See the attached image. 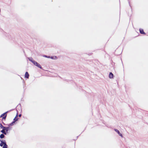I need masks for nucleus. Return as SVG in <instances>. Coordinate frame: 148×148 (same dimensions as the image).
<instances>
[{
	"label": "nucleus",
	"instance_id": "15",
	"mask_svg": "<svg viewBox=\"0 0 148 148\" xmlns=\"http://www.w3.org/2000/svg\"><path fill=\"white\" fill-rule=\"evenodd\" d=\"M43 56L44 57L49 58H50V56H48L45 55H44Z\"/></svg>",
	"mask_w": 148,
	"mask_h": 148
},
{
	"label": "nucleus",
	"instance_id": "6",
	"mask_svg": "<svg viewBox=\"0 0 148 148\" xmlns=\"http://www.w3.org/2000/svg\"><path fill=\"white\" fill-rule=\"evenodd\" d=\"M139 31L140 33L142 34H146L144 32L143 29L141 28L139 29Z\"/></svg>",
	"mask_w": 148,
	"mask_h": 148
},
{
	"label": "nucleus",
	"instance_id": "16",
	"mask_svg": "<svg viewBox=\"0 0 148 148\" xmlns=\"http://www.w3.org/2000/svg\"><path fill=\"white\" fill-rule=\"evenodd\" d=\"M21 114H19V115H18V116L19 117H21Z\"/></svg>",
	"mask_w": 148,
	"mask_h": 148
},
{
	"label": "nucleus",
	"instance_id": "3",
	"mask_svg": "<svg viewBox=\"0 0 148 148\" xmlns=\"http://www.w3.org/2000/svg\"><path fill=\"white\" fill-rule=\"evenodd\" d=\"M8 111H7L1 115L0 116L1 117H2V120H5L7 116V113H8Z\"/></svg>",
	"mask_w": 148,
	"mask_h": 148
},
{
	"label": "nucleus",
	"instance_id": "9",
	"mask_svg": "<svg viewBox=\"0 0 148 148\" xmlns=\"http://www.w3.org/2000/svg\"><path fill=\"white\" fill-rule=\"evenodd\" d=\"M28 59H29V61H31L33 64L34 63V62L35 61L34 60H33V59L32 58V57L28 58Z\"/></svg>",
	"mask_w": 148,
	"mask_h": 148
},
{
	"label": "nucleus",
	"instance_id": "7",
	"mask_svg": "<svg viewBox=\"0 0 148 148\" xmlns=\"http://www.w3.org/2000/svg\"><path fill=\"white\" fill-rule=\"evenodd\" d=\"M18 116V113H17L15 117V118H14V119H13V121H14L15 122H16V121H18V119L17 118Z\"/></svg>",
	"mask_w": 148,
	"mask_h": 148
},
{
	"label": "nucleus",
	"instance_id": "2",
	"mask_svg": "<svg viewBox=\"0 0 148 148\" xmlns=\"http://www.w3.org/2000/svg\"><path fill=\"white\" fill-rule=\"evenodd\" d=\"M0 146L3 148H7L8 146L6 144V143L5 140L0 139Z\"/></svg>",
	"mask_w": 148,
	"mask_h": 148
},
{
	"label": "nucleus",
	"instance_id": "5",
	"mask_svg": "<svg viewBox=\"0 0 148 148\" xmlns=\"http://www.w3.org/2000/svg\"><path fill=\"white\" fill-rule=\"evenodd\" d=\"M114 130L115 132H117V133L119 134V135L120 136H121L122 137H123V136L122 134L117 129H114Z\"/></svg>",
	"mask_w": 148,
	"mask_h": 148
},
{
	"label": "nucleus",
	"instance_id": "12",
	"mask_svg": "<svg viewBox=\"0 0 148 148\" xmlns=\"http://www.w3.org/2000/svg\"><path fill=\"white\" fill-rule=\"evenodd\" d=\"M113 74L112 72H110L109 73V78L112 79L113 78Z\"/></svg>",
	"mask_w": 148,
	"mask_h": 148
},
{
	"label": "nucleus",
	"instance_id": "1",
	"mask_svg": "<svg viewBox=\"0 0 148 148\" xmlns=\"http://www.w3.org/2000/svg\"><path fill=\"white\" fill-rule=\"evenodd\" d=\"M12 127H11L8 126L7 127H5L4 128V130H2L1 132L3 134H5V135H7L8 133V131L12 130Z\"/></svg>",
	"mask_w": 148,
	"mask_h": 148
},
{
	"label": "nucleus",
	"instance_id": "17",
	"mask_svg": "<svg viewBox=\"0 0 148 148\" xmlns=\"http://www.w3.org/2000/svg\"><path fill=\"white\" fill-rule=\"evenodd\" d=\"M129 5H130V7L131 8V5H130V2H129Z\"/></svg>",
	"mask_w": 148,
	"mask_h": 148
},
{
	"label": "nucleus",
	"instance_id": "14",
	"mask_svg": "<svg viewBox=\"0 0 148 148\" xmlns=\"http://www.w3.org/2000/svg\"><path fill=\"white\" fill-rule=\"evenodd\" d=\"M5 127L4 126H3L2 125V124L1 123H0V127L2 129V130H4V128H5Z\"/></svg>",
	"mask_w": 148,
	"mask_h": 148
},
{
	"label": "nucleus",
	"instance_id": "10",
	"mask_svg": "<svg viewBox=\"0 0 148 148\" xmlns=\"http://www.w3.org/2000/svg\"><path fill=\"white\" fill-rule=\"evenodd\" d=\"M15 122L13 121L11 122V123L7 124V125H8V126L11 127V126H13L14 125V123H15Z\"/></svg>",
	"mask_w": 148,
	"mask_h": 148
},
{
	"label": "nucleus",
	"instance_id": "13",
	"mask_svg": "<svg viewBox=\"0 0 148 148\" xmlns=\"http://www.w3.org/2000/svg\"><path fill=\"white\" fill-rule=\"evenodd\" d=\"M4 135L5 134L2 133V134L0 135V138L1 139L4 138L5 137V136Z\"/></svg>",
	"mask_w": 148,
	"mask_h": 148
},
{
	"label": "nucleus",
	"instance_id": "4",
	"mask_svg": "<svg viewBox=\"0 0 148 148\" xmlns=\"http://www.w3.org/2000/svg\"><path fill=\"white\" fill-rule=\"evenodd\" d=\"M33 64H34V65L36 66H37L38 68L40 69H42V68L41 66V65L39 64L37 62H36V61H35L34 62Z\"/></svg>",
	"mask_w": 148,
	"mask_h": 148
},
{
	"label": "nucleus",
	"instance_id": "18",
	"mask_svg": "<svg viewBox=\"0 0 148 148\" xmlns=\"http://www.w3.org/2000/svg\"><path fill=\"white\" fill-rule=\"evenodd\" d=\"M2 123L4 125H5V124L3 122Z\"/></svg>",
	"mask_w": 148,
	"mask_h": 148
},
{
	"label": "nucleus",
	"instance_id": "11",
	"mask_svg": "<svg viewBox=\"0 0 148 148\" xmlns=\"http://www.w3.org/2000/svg\"><path fill=\"white\" fill-rule=\"evenodd\" d=\"M50 58L53 60H57L58 59V58L56 56H50Z\"/></svg>",
	"mask_w": 148,
	"mask_h": 148
},
{
	"label": "nucleus",
	"instance_id": "8",
	"mask_svg": "<svg viewBox=\"0 0 148 148\" xmlns=\"http://www.w3.org/2000/svg\"><path fill=\"white\" fill-rule=\"evenodd\" d=\"M29 76V75L27 72H26L25 75V77L27 78H28Z\"/></svg>",
	"mask_w": 148,
	"mask_h": 148
}]
</instances>
